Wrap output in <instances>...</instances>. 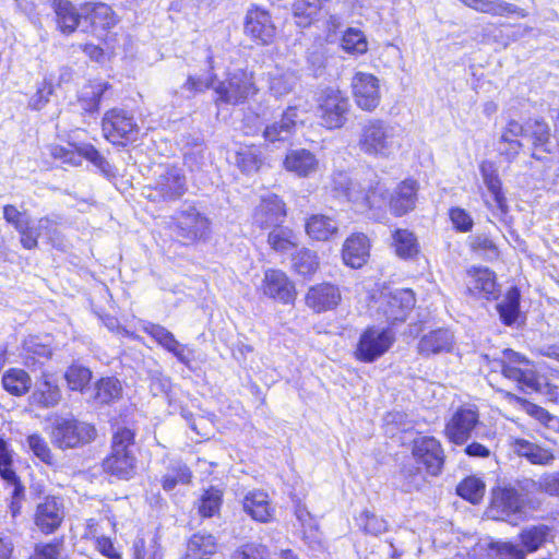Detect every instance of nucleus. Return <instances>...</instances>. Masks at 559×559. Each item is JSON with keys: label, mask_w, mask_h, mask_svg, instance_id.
<instances>
[{"label": "nucleus", "mask_w": 559, "mask_h": 559, "mask_svg": "<svg viewBox=\"0 0 559 559\" xmlns=\"http://www.w3.org/2000/svg\"><path fill=\"white\" fill-rule=\"evenodd\" d=\"M316 110L319 124L328 131H334L347 123L352 104L344 91L326 86L316 97Z\"/></svg>", "instance_id": "f257e3e1"}, {"label": "nucleus", "mask_w": 559, "mask_h": 559, "mask_svg": "<svg viewBox=\"0 0 559 559\" xmlns=\"http://www.w3.org/2000/svg\"><path fill=\"white\" fill-rule=\"evenodd\" d=\"M394 343L395 334L390 328L370 324L360 331L352 356L357 362L373 364L383 357Z\"/></svg>", "instance_id": "f03ea898"}, {"label": "nucleus", "mask_w": 559, "mask_h": 559, "mask_svg": "<svg viewBox=\"0 0 559 559\" xmlns=\"http://www.w3.org/2000/svg\"><path fill=\"white\" fill-rule=\"evenodd\" d=\"M133 447V431L128 428H119L112 436L111 453L103 462L104 471L121 479L131 478L136 462Z\"/></svg>", "instance_id": "7ed1b4c3"}, {"label": "nucleus", "mask_w": 559, "mask_h": 559, "mask_svg": "<svg viewBox=\"0 0 559 559\" xmlns=\"http://www.w3.org/2000/svg\"><path fill=\"white\" fill-rule=\"evenodd\" d=\"M409 447L414 462L426 475L439 477L443 473L447 453L440 439L431 435H418Z\"/></svg>", "instance_id": "20e7f679"}, {"label": "nucleus", "mask_w": 559, "mask_h": 559, "mask_svg": "<svg viewBox=\"0 0 559 559\" xmlns=\"http://www.w3.org/2000/svg\"><path fill=\"white\" fill-rule=\"evenodd\" d=\"M501 374L511 381L518 383L521 389H530L538 392L540 390L539 374L535 369V364L525 355L511 348L502 350V355L497 359Z\"/></svg>", "instance_id": "39448f33"}, {"label": "nucleus", "mask_w": 559, "mask_h": 559, "mask_svg": "<svg viewBox=\"0 0 559 559\" xmlns=\"http://www.w3.org/2000/svg\"><path fill=\"white\" fill-rule=\"evenodd\" d=\"M97 436L93 425L73 417H57L51 426L50 441L61 450L74 449L95 440Z\"/></svg>", "instance_id": "423d86ee"}, {"label": "nucleus", "mask_w": 559, "mask_h": 559, "mask_svg": "<svg viewBox=\"0 0 559 559\" xmlns=\"http://www.w3.org/2000/svg\"><path fill=\"white\" fill-rule=\"evenodd\" d=\"M392 127L381 118L368 119L360 128L357 145L361 153L372 157H388L393 143Z\"/></svg>", "instance_id": "0eeeda50"}, {"label": "nucleus", "mask_w": 559, "mask_h": 559, "mask_svg": "<svg viewBox=\"0 0 559 559\" xmlns=\"http://www.w3.org/2000/svg\"><path fill=\"white\" fill-rule=\"evenodd\" d=\"M464 295L476 301L491 302L501 296L496 272L488 266L472 265L465 270Z\"/></svg>", "instance_id": "6e6552de"}, {"label": "nucleus", "mask_w": 559, "mask_h": 559, "mask_svg": "<svg viewBox=\"0 0 559 559\" xmlns=\"http://www.w3.org/2000/svg\"><path fill=\"white\" fill-rule=\"evenodd\" d=\"M152 190L154 198L174 202L188 191V182L182 167L173 164H160L154 170Z\"/></svg>", "instance_id": "1a4fd4ad"}, {"label": "nucleus", "mask_w": 559, "mask_h": 559, "mask_svg": "<svg viewBox=\"0 0 559 559\" xmlns=\"http://www.w3.org/2000/svg\"><path fill=\"white\" fill-rule=\"evenodd\" d=\"M480 414L476 405H461L444 424L443 436L454 445L465 444L480 426Z\"/></svg>", "instance_id": "9d476101"}, {"label": "nucleus", "mask_w": 559, "mask_h": 559, "mask_svg": "<svg viewBox=\"0 0 559 559\" xmlns=\"http://www.w3.org/2000/svg\"><path fill=\"white\" fill-rule=\"evenodd\" d=\"M171 229L186 243L205 240L210 235V221L192 205H185L173 216Z\"/></svg>", "instance_id": "9b49d317"}, {"label": "nucleus", "mask_w": 559, "mask_h": 559, "mask_svg": "<svg viewBox=\"0 0 559 559\" xmlns=\"http://www.w3.org/2000/svg\"><path fill=\"white\" fill-rule=\"evenodd\" d=\"M213 88L218 95L217 102L230 105L242 104L255 93L252 74L241 69L229 72L226 80Z\"/></svg>", "instance_id": "f8f14e48"}, {"label": "nucleus", "mask_w": 559, "mask_h": 559, "mask_svg": "<svg viewBox=\"0 0 559 559\" xmlns=\"http://www.w3.org/2000/svg\"><path fill=\"white\" fill-rule=\"evenodd\" d=\"M43 239L47 243L58 247L63 241V235L60 230V217L57 215H46L37 221H32L20 239L21 246L26 250H33L38 247V240Z\"/></svg>", "instance_id": "ddd939ff"}, {"label": "nucleus", "mask_w": 559, "mask_h": 559, "mask_svg": "<svg viewBox=\"0 0 559 559\" xmlns=\"http://www.w3.org/2000/svg\"><path fill=\"white\" fill-rule=\"evenodd\" d=\"M352 96L356 106L365 112H373L381 104L379 79L367 72H356L350 82Z\"/></svg>", "instance_id": "4468645a"}, {"label": "nucleus", "mask_w": 559, "mask_h": 559, "mask_svg": "<svg viewBox=\"0 0 559 559\" xmlns=\"http://www.w3.org/2000/svg\"><path fill=\"white\" fill-rule=\"evenodd\" d=\"M104 136L112 144H123V140L136 138L139 127L131 114L123 109L107 111L102 122Z\"/></svg>", "instance_id": "2eb2a0df"}, {"label": "nucleus", "mask_w": 559, "mask_h": 559, "mask_svg": "<svg viewBox=\"0 0 559 559\" xmlns=\"http://www.w3.org/2000/svg\"><path fill=\"white\" fill-rule=\"evenodd\" d=\"M304 300L306 307L313 313H325L334 311L341 306L343 294L337 284L322 281L308 288Z\"/></svg>", "instance_id": "dca6fc26"}, {"label": "nucleus", "mask_w": 559, "mask_h": 559, "mask_svg": "<svg viewBox=\"0 0 559 559\" xmlns=\"http://www.w3.org/2000/svg\"><path fill=\"white\" fill-rule=\"evenodd\" d=\"M419 182L412 177L401 180L390 193L386 205L393 217H403L417 207Z\"/></svg>", "instance_id": "f3484780"}, {"label": "nucleus", "mask_w": 559, "mask_h": 559, "mask_svg": "<svg viewBox=\"0 0 559 559\" xmlns=\"http://www.w3.org/2000/svg\"><path fill=\"white\" fill-rule=\"evenodd\" d=\"M380 294L383 300L379 309L390 324L405 321L416 306V295L412 288H401L385 295Z\"/></svg>", "instance_id": "a211bd4d"}, {"label": "nucleus", "mask_w": 559, "mask_h": 559, "mask_svg": "<svg viewBox=\"0 0 559 559\" xmlns=\"http://www.w3.org/2000/svg\"><path fill=\"white\" fill-rule=\"evenodd\" d=\"M525 501L518 488L506 485L491 489L489 510L496 519L506 520L523 511Z\"/></svg>", "instance_id": "6ab92c4d"}, {"label": "nucleus", "mask_w": 559, "mask_h": 559, "mask_svg": "<svg viewBox=\"0 0 559 559\" xmlns=\"http://www.w3.org/2000/svg\"><path fill=\"white\" fill-rule=\"evenodd\" d=\"M526 135L531 142V157L536 160H544L549 155H554L556 151V141L552 143L554 136L548 122L542 118L531 119L526 122Z\"/></svg>", "instance_id": "aec40b11"}, {"label": "nucleus", "mask_w": 559, "mask_h": 559, "mask_svg": "<svg viewBox=\"0 0 559 559\" xmlns=\"http://www.w3.org/2000/svg\"><path fill=\"white\" fill-rule=\"evenodd\" d=\"M371 247V240L367 234L362 231L350 233L342 245V262L350 269H361L370 259Z\"/></svg>", "instance_id": "412c9836"}, {"label": "nucleus", "mask_w": 559, "mask_h": 559, "mask_svg": "<svg viewBox=\"0 0 559 559\" xmlns=\"http://www.w3.org/2000/svg\"><path fill=\"white\" fill-rule=\"evenodd\" d=\"M51 154L55 158L62 159L63 163L79 166L82 158L90 160L95 167H97L104 174L111 173V166L107 159L92 145L81 144L80 146H55L51 150Z\"/></svg>", "instance_id": "4be33fe9"}, {"label": "nucleus", "mask_w": 559, "mask_h": 559, "mask_svg": "<svg viewBox=\"0 0 559 559\" xmlns=\"http://www.w3.org/2000/svg\"><path fill=\"white\" fill-rule=\"evenodd\" d=\"M142 330L154 338L158 345L171 353L181 364L190 367L194 357L193 350L188 345L179 343L169 330L152 322H145Z\"/></svg>", "instance_id": "5701e85b"}, {"label": "nucleus", "mask_w": 559, "mask_h": 559, "mask_svg": "<svg viewBox=\"0 0 559 559\" xmlns=\"http://www.w3.org/2000/svg\"><path fill=\"white\" fill-rule=\"evenodd\" d=\"M66 512L62 499L46 497L35 512V524L38 530L48 535L56 532L63 522Z\"/></svg>", "instance_id": "b1692460"}, {"label": "nucleus", "mask_w": 559, "mask_h": 559, "mask_svg": "<svg viewBox=\"0 0 559 559\" xmlns=\"http://www.w3.org/2000/svg\"><path fill=\"white\" fill-rule=\"evenodd\" d=\"M454 346V336L448 328H436L421 335L417 343V353L430 357L450 353Z\"/></svg>", "instance_id": "393cba45"}, {"label": "nucleus", "mask_w": 559, "mask_h": 559, "mask_svg": "<svg viewBox=\"0 0 559 559\" xmlns=\"http://www.w3.org/2000/svg\"><path fill=\"white\" fill-rule=\"evenodd\" d=\"M319 165L316 153L302 147L289 150L283 159L285 169L299 178H308L314 175Z\"/></svg>", "instance_id": "a878e982"}, {"label": "nucleus", "mask_w": 559, "mask_h": 559, "mask_svg": "<svg viewBox=\"0 0 559 559\" xmlns=\"http://www.w3.org/2000/svg\"><path fill=\"white\" fill-rule=\"evenodd\" d=\"M245 32L261 44L266 45L273 40L276 27L272 23L267 11L254 8L246 14Z\"/></svg>", "instance_id": "bb28decb"}, {"label": "nucleus", "mask_w": 559, "mask_h": 559, "mask_svg": "<svg viewBox=\"0 0 559 559\" xmlns=\"http://www.w3.org/2000/svg\"><path fill=\"white\" fill-rule=\"evenodd\" d=\"M391 248L394 254L404 261H415L421 254L417 235L407 228L397 227L391 233Z\"/></svg>", "instance_id": "cd10ccee"}, {"label": "nucleus", "mask_w": 559, "mask_h": 559, "mask_svg": "<svg viewBox=\"0 0 559 559\" xmlns=\"http://www.w3.org/2000/svg\"><path fill=\"white\" fill-rule=\"evenodd\" d=\"M464 5L491 16H516L526 17L527 12L525 9L519 8L515 4L508 3L503 0H459Z\"/></svg>", "instance_id": "c85d7f7f"}, {"label": "nucleus", "mask_w": 559, "mask_h": 559, "mask_svg": "<svg viewBox=\"0 0 559 559\" xmlns=\"http://www.w3.org/2000/svg\"><path fill=\"white\" fill-rule=\"evenodd\" d=\"M511 445L519 456L525 457L533 465L548 466L555 461V454L551 449L544 448L526 439L515 438L512 440Z\"/></svg>", "instance_id": "c756f323"}, {"label": "nucleus", "mask_w": 559, "mask_h": 559, "mask_svg": "<svg viewBox=\"0 0 559 559\" xmlns=\"http://www.w3.org/2000/svg\"><path fill=\"white\" fill-rule=\"evenodd\" d=\"M500 322L506 326H513L521 318V290L518 286L509 287L503 299L496 305Z\"/></svg>", "instance_id": "7c9ffc66"}, {"label": "nucleus", "mask_w": 559, "mask_h": 559, "mask_svg": "<svg viewBox=\"0 0 559 559\" xmlns=\"http://www.w3.org/2000/svg\"><path fill=\"white\" fill-rule=\"evenodd\" d=\"M306 234L316 241H328L338 233L335 221L324 214H312L305 222Z\"/></svg>", "instance_id": "2f4dec72"}, {"label": "nucleus", "mask_w": 559, "mask_h": 559, "mask_svg": "<svg viewBox=\"0 0 559 559\" xmlns=\"http://www.w3.org/2000/svg\"><path fill=\"white\" fill-rule=\"evenodd\" d=\"M552 536V528L546 524L524 527L518 535L521 547L526 554L539 550Z\"/></svg>", "instance_id": "473e14b6"}, {"label": "nucleus", "mask_w": 559, "mask_h": 559, "mask_svg": "<svg viewBox=\"0 0 559 559\" xmlns=\"http://www.w3.org/2000/svg\"><path fill=\"white\" fill-rule=\"evenodd\" d=\"M290 270L304 278H311L320 267L317 253L308 248H301L289 253Z\"/></svg>", "instance_id": "72a5a7b5"}, {"label": "nucleus", "mask_w": 559, "mask_h": 559, "mask_svg": "<svg viewBox=\"0 0 559 559\" xmlns=\"http://www.w3.org/2000/svg\"><path fill=\"white\" fill-rule=\"evenodd\" d=\"M33 403L45 407H55L61 400V391L59 385L51 380L50 376L44 373L36 382L35 390L32 394Z\"/></svg>", "instance_id": "f704fd0d"}, {"label": "nucleus", "mask_w": 559, "mask_h": 559, "mask_svg": "<svg viewBox=\"0 0 559 559\" xmlns=\"http://www.w3.org/2000/svg\"><path fill=\"white\" fill-rule=\"evenodd\" d=\"M52 7L60 32L63 34L73 33L78 28L80 20L83 19L81 9L78 11L68 0H55Z\"/></svg>", "instance_id": "c9c22d12"}, {"label": "nucleus", "mask_w": 559, "mask_h": 559, "mask_svg": "<svg viewBox=\"0 0 559 559\" xmlns=\"http://www.w3.org/2000/svg\"><path fill=\"white\" fill-rule=\"evenodd\" d=\"M479 170L484 182L491 192L498 210L506 214L508 212V200L503 191L502 181L491 163L483 162Z\"/></svg>", "instance_id": "e433bc0d"}, {"label": "nucleus", "mask_w": 559, "mask_h": 559, "mask_svg": "<svg viewBox=\"0 0 559 559\" xmlns=\"http://www.w3.org/2000/svg\"><path fill=\"white\" fill-rule=\"evenodd\" d=\"M242 504L245 512L259 522H267L275 511L270 506L269 496L263 491L249 492Z\"/></svg>", "instance_id": "4c0bfd02"}, {"label": "nucleus", "mask_w": 559, "mask_h": 559, "mask_svg": "<svg viewBox=\"0 0 559 559\" xmlns=\"http://www.w3.org/2000/svg\"><path fill=\"white\" fill-rule=\"evenodd\" d=\"M81 14L95 28H108L115 24L111 8L102 2H86L81 5Z\"/></svg>", "instance_id": "58836bf2"}, {"label": "nucleus", "mask_w": 559, "mask_h": 559, "mask_svg": "<svg viewBox=\"0 0 559 559\" xmlns=\"http://www.w3.org/2000/svg\"><path fill=\"white\" fill-rule=\"evenodd\" d=\"M455 492L463 500L472 504H479L485 498L486 484L481 478L468 475L459 481Z\"/></svg>", "instance_id": "ea45409f"}, {"label": "nucleus", "mask_w": 559, "mask_h": 559, "mask_svg": "<svg viewBox=\"0 0 559 559\" xmlns=\"http://www.w3.org/2000/svg\"><path fill=\"white\" fill-rule=\"evenodd\" d=\"M216 539L211 534L198 533L191 536L187 545V559H210L216 552Z\"/></svg>", "instance_id": "a19ab883"}, {"label": "nucleus", "mask_w": 559, "mask_h": 559, "mask_svg": "<svg viewBox=\"0 0 559 559\" xmlns=\"http://www.w3.org/2000/svg\"><path fill=\"white\" fill-rule=\"evenodd\" d=\"M107 88L108 84L100 80L86 83L79 94V102L82 108L88 112L97 111L100 98Z\"/></svg>", "instance_id": "79ce46f5"}, {"label": "nucleus", "mask_w": 559, "mask_h": 559, "mask_svg": "<svg viewBox=\"0 0 559 559\" xmlns=\"http://www.w3.org/2000/svg\"><path fill=\"white\" fill-rule=\"evenodd\" d=\"M359 530L370 536H380L389 528L386 520L371 510H362L356 518Z\"/></svg>", "instance_id": "37998d69"}, {"label": "nucleus", "mask_w": 559, "mask_h": 559, "mask_svg": "<svg viewBox=\"0 0 559 559\" xmlns=\"http://www.w3.org/2000/svg\"><path fill=\"white\" fill-rule=\"evenodd\" d=\"M2 385L12 395L21 396L28 392L32 380L26 371L12 368L3 374Z\"/></svg>", "instance_id": "c03bdc74"}, {"label": "nucleus", "mask_w": 559, "mask_h": 559, "mask_svg": "<svg viewBox=\"0 0 559 559\" xmlns=\"http://www.w3.org/2000/svg\"><path fill=\"white\" fill-rule=\"evenodd\" d=\"M341 47L349 55L360 56L368 51V40L361 29L348 27L341 37Z\"/></svg>", "instance_id": "a18cd8bd"}, {"label": "nucleus", "mask_w": 559, "mask_h": 559, "mask_svg": "<svg viewBox=\"0 0 559 559\" xmlns=\"http://www.w3.org/2000/svg\"><path fill=\"white\" fill-rule=\"evenodd\" d=\"M309 119V109L307 103L299 99L293 106H288L282 112V131H290L298 126H304Z\"/></svg>", "instance_id": "49530a36"}, {"label": "nucleus", "mask_w": 559, "mask_h": 559, "mask_svg": "<svg viewBox=\"0 0 559 559\" xmlns=\"http://www.w3.org/2000/svg\"><path fill=\"white\" fill-rule=\"evenodd\" d=\"M321 10L311 0H294L292 3V13L295 23L300 27L310 26Z\"/></svg>", "instance_id": "de8ad7c7"}, {"label": "nucleus", "mask_w": 559, "mask_h": 559, "mask_svg": "<svg viewBox=\"0 0 559 559\" xmlns=\"http://www.w3.org/2000/svg\"><path fill=\"white\" fill-rule=\"evenodd\" d=\"M222 498L223 492L217 488L211 487L205 490L195 503L200 516L212 518L218 513L223 501Z\"/></svg>", "instance_id": "09e8293b"}, {"label": "nucleus", "mask_w": 559, "mask_h": 559, "mask_svg": "<svg viewBox=\"0 0 559 559\" xmlns=\"http://www.w3.org/2000/svg\"><path fill=\"white\" fill-rule=\"evenodd\" d=\"M524 485L521 486L522 490H526L530 487L537 486V489L549 496L559 498V472H547L540 475L538 481L533 479H525Z\"/></svg>", "instance_id": "8fccbe9b"}, {"label": "nucleus", "mask_w": 559, "mask_h": 559, "mask_svg": "<svg viewBox=\"0 0 559 559\" xmlns=\"http://www.w3.org/2000/svg\"><path fill=\"white\" fill-rule=\"evenodd\" d=\"M191 479V472L181 462L173 463L166 474L162 477V486L166 491L173 490L178 484H188Z\"/></svg>", "instance_id": "3c124183"}, {"label": "nucleus", "mask_w": 559, "mask_h": 559, "mask_svg": "<svg viewBox=\"0 0 559 559\" xmlns=\"http://www.w3.org/2000/svg\"><path fill=\"white\" fill-rule=\"evenodd\" d=\"M94 399L100 404H108L121 394V385L116 378H104L96 383Z\"/></svg>", "instance_id": "603ef678"}, {"label": "nucleus", "mask_w": 559, "mask_h": 559, "mask_svg": "<svg viewBox=\"0 0 559 559\" xmlns=\"http://www.w3.org/2000/svg\"><path fill=\"white\" fill-rule=\"evenodd\" d=\"M468 248L471 252L488 260L498 259L500 254L499 249L492 239L483 235H475L469 237Z\"/></svg>", "instance_id": "864d4df0"}, {"label": "nucleus", "mask_w": 559, "mask_h": 559, "mask_svg": "<svg viewBox=\"0 0 559 559\" xmlns=\"http://www.w3.org/2000/svg\"><path fill=\"white\" fill-rule=\"evenodd\" d=\"M280 207L275 201L262 200L254 213V221L261 227L277 226Z\"/></svg>", "instance_id": "5fc2aeb1"}, {"label": "nucleus", "mask_w": 559, "mask_h": 559, "mask_svg": "<svg viewBox=\"0 0 559 559\" xmlns=\"http://www.w3.org/2000/svg\"><path fill=\"white\" fill-rule=\"evenodd\" d=\"M448 216L454 231L466 234L473 230L474 219L467 210L460 206H451L448 210Z\"/></svg>", "instance_id": "6e6d98bb"}, {"label": "nucleus", "mask_w": 559, "mask_h": 559, "mask_svg": "<svg viewBox=\"0 0 559 559\" xmlns=\"http://www.w3.org/2000/svg\"><path fill=\"white\" fill-rule=\"evenodd\" d=\"M2 212L4 221L19 233L20 239H23L31 218L13 204L4 205Z\"/></svg>", "instance_id": "4d7b16f0"}, {"label": "nucleus", "mask_w": 559, "mask_h": 559, "mask_svg": "<svg viewBox=\"0 0 559 559\" xmlns=\"http://www.w3.org/2000/svg\"><path fill=\"white\" fill-rule=\"evenodd\" d=\"M236 164L242 173L251 174L259 170L262 159L258 150L251 146L237 152Z\"/></svg>", "instance_id": "13d9d810"}, {"label": "nucleus", "mask_w": 559, "mask_h": 559, "mask_svg": "<svg viewBox=\"0 0 559 559\" xmlns=\"http://www.w3.org/2000/svg\"><path fill=\"white\" fill-rule=\"evenodd\" d=\"M64 378L71 390L81 391L88 384L92 372L81 365H71L66 371Z\"/></svg>", "instance_id": "bf43d9fd"}, {"label": "nucleus", "mask_w": 559, "mask_h": 559, "mask_svg": "<svg viewBox=\"0 0 559 559\" xmlns=\"http://www.w3.org/2000/svg\"><path fill=\"white\" fill-rule=\"evenodd\" d=\"M26 444L33 454L47 465L55 464L53 454L46 440L38 433L29 435Z\"/></svg>", "instance_id": "052dcab7"}, {"label": "nucleus", "mask_w": 559, "mask_h": 559, "mask_svg": "<svg viewBox=\"0 0 559 559\" xmlns=\"http://www.w3.org/2000/svg\"><path fill=\"white\" fill-rule=\"evenodd\" d=\"M63 551V540L53 539L50 543H38L28 559H60Z\"/></svg>", "instance_id": "680f3d73"}, {"label": "nucleus", "mask_w": 559, "mask_h": 559, "mask_svg": "<svg viewBox=\"0 0 559 559\" xmlns=\"http://www.w3.org/2000/svg\"><path fill=\"white\" fill-rule=\"evenodd\" d=\"M498 155L507 163H513L523 150V143L520 139H511L500 135Z\"/></svg>", "instance_id": "e2e57ef3"}, {"label": "nucleus", "mask_w": 559, "mask_h": 559, "mask_svg": "<svg viewBox=\"0 0 559 559\" xmlns=\"http://www.w3.org/2000/svg\"><path fill=\"white\" fill-rule=\"evenodd\" d=\"M0 475L7 481L16 485L17 477L12 469V456L8 449V444L3 439H0Z\"/></svg>", "instance_id": "0e129e2a"}, {"label": "nucleus", "mask_w": 559, "mask_h": 559, "mask_svg": "<svg viewBox=\"0 0 559 559\" xmlns=\"http://www.w3.org/2000/svg\"><path fill=\"white\" fill-rule=\"evenodd\" d=\"M520 404L527 415L539 421L545 427H549L555 419V416L551 415L546 408L530 402L526 399H519Z\"/></svg>", "instance_id": "69168bd1"}, {"label": "nucleus", "mask_w": 559, "mask_h": 559, "mask_svg": "<svg viewBox=\"0 0 559 559\" xmlns=\"http://www.w3.org/2000/svg\"><path fill=\"white\" fill-rule=\"evenodd\" d=\"M499 559H525L524 549L512 542H499L493 546Z\"/></svg>", "instance_id": "338daca9"}, {"label": "nucleus", "mask_w": 559, "mask_h": 559, "mask_svg": "<svg viewBox=\"0 0 559 559\" xmlns=\"http://www.w3.org/2000/svg\"><path fill=\"white\" fill-rule=\"evenodd\" d=\"M267 550L262 545L248 544L237 549L231 559H266Z\"/></svg>", "instance_id": "774afa93"}]
</instances>
